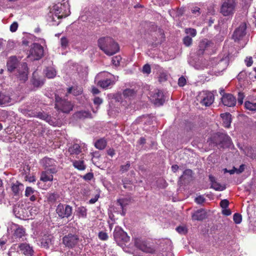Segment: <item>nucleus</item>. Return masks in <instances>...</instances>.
Returning a JSON list of instances; mask_svg holds the SVG:
<instances>
[{"label":"nucleus","instance_id":"1","mask_svg":"<svg viewBox=\"0 0 256 256\" xmlns=\"http://www.w3.org/2000/svg\"><path fill=\"white\" fill-rule=\"evenodd\" d=\"M228 58L227 56L218 60V58L208 60H202L198 61L194 65L195 68L197 70H204L216 67L218 71L224 70L228 66Z\"/></svg>","mask_w":256,"mask_h":256},{"label":"nucleus","instance_id":"2","mask_svg":"<svg viewBox=\"0 0 256 256\" xmlns=\"http://www.w3.org/2000/svg\"><path fill=\"white\" fill-rule=\"evenodd\" d=\"M98 46L106 55L112 56L120 50L118 44L111 37L104 36L100 38Z\"/></svg>","mask_w":256,"mask_h":256},{"label":"nucleus","instance_id":"3","mask_svg":"<svg viewBox=\"0 0 256 256\" xmlns=\"http://www.w3.org/2000/svg\"><path fill=\"white\" fill-rule=\"evenodd\" d=\"M52 20L56 22V20H60L63 17H66L70 13V5L68 1L63 4H58L53 6L52 11Z\"/></svg>","mask_w":256,"mask_h":256},{"label":"nucleus","instance_id":"4","mask_svg":"<svg viewBox=\"0 0 256 256\" xmlns=\"http://www.w3.org/2000/svg\"><path fill=\"white\" fill-rule=\"evenodd\" d=\"M102 78H106L98 80V85L103 88H108L113 86L118 79V76H114L107 72H100L96 76L97 79Z\"/></svg>","mask_w":256,"mask_h":256},{"label":"nucleus","instance_id":"5","mask_svg":"<svg viewBox=\"0 0 256 256\" xmlns=\"http://www.w3.org/2000/svg\"><path fill=\"white\" fill-rule=\"evenodd\" d=\"M235 0H224L220 8V13L225 16H232L236 10Z\"/></svg>","mask_w":256,"mask_h":256},{"label":"nucleus","instance_id":"6","mask_svg":"<svg viewBox=\"0 0 256 256\" xmlns=\"http://www.w3.org/2000/svg\"><path fill=\"white\" fill-rule=\"evenodd\" d=\"M55 108L62 112L68 113L72 110L73 105L70 102L56 96Z\"/></svg>","mask_w":256,"mask_h":256},{"label":"nucleus","instance_id":"7","mask_svg":"<svg viewBox=\"0 0 256 256\" xmlns=\"http://www.w3.org/2000/svg\"><path fill=\"white\" fill-rule=\"evenodd\" d=\"M44 54L42 46L36 43L34 44L31 47L30 54L28 56L31 60H38Z\"/></svg>","mask_w":256,"mask_h":256},{"label":"nucleus","instance_id":"8","mask_svg":"<svg viewBox=\"0 0 256 256\" xmlns=\"http://www.w3.org/2000/svg\"><path fill=\"white\" fill-rule=\"evenodd\" d=\"M56 212L60 218H68L72 214V208L69 205L60 204L56 208Z\"/></svg>","mask_w":256,"mask_h":256},{"label":"nucleus","instance_id":"9","mask_svg":"<svg viewBox=\"0 0 256 256\" xmlns=\"http://www.w3.org/2000/svg\"><path fill=\"white\" fill-rule=\"evenodd\" d=\"M200 103L206 106H210L214 101V94L208 92H202L198 96Z\"/></svg>","mask_w":256,"mask_h":256},{"label":"nucleus","instance_id":"10","mask_svg":"<svg viewBox=\"0 0 256 256\" xmlns=\"http://www.w3.org/2000/svg\"><path fill=\"white\" fill-rule=\"evenodd\" d=\"M40 164L46 170H48L52 173L58 172V168L54 159L44 158L40 160Z\"/></svg>","mask_w":256,"mask_h":256},{"label":"nucleus","instance_id":"11","mask_svg":"<svg viewBox=\"0 0 256 256\" xmlns=\"http://www.w3.org/2000/svg\"><path fill=\"white\" fill-rule=\"evenodd\" d=\"M151 101L157 106H160L163 104L165 99L163 92L160 90H156L150 96Z\"/></svg>","mask_w":256,"mask_h":256},{"label":"nucleus","instance_id":"12","mask_svg":"<svg viewBox=\"0 0 256 256\" xmlns=\"http://www.w3.org/2000/svg\"><path fill=\"white\" fill-rule=\"evenodd\" d=\"M114 236L118 243L128 242L130 240L127 234L120 228H115L114 232Z\"/></svg>","mask_w":256,"mask_h":256},{"label":"nucleus","instance_id":"13","mask_svg":"<svg viewBox=\"0 0 256 256\" xmlns=\"http://www.w3.org/2000/svg\"><path fill=\"white\" fill-rule=\"evenodd\" d=\"M134 244L136 248L144 252L152 254L155 251L152 247L148 244L145 241L140 239H136Z\"/></svg>","mask_w":256,"mask_h":256},{"label":"nucleus","instance_id":"14","mask_svg":"<svg viewBox=\"0 0 256 256\" xmlns=\"http://www.w3.org/2000/svg\"><path fill=\"white\" fill-rule=\"evenodd\" d=\"M78 236L69 234L63 238V243L66 246L72 248L78 244Z\"/></svg>","mask_w":256,"mask_h":256},{"label":"nucleus","instance_id":"15","mask_svg":"<svg viewBox=\"0 0 256 256\" xmlns=\"http://www.w3.org/2000/svg\"><path fill=\"white\" fill-rule=\"evenodd\" d=\"M246 30V24H242L240 26L234 31L233 34V38L235 41L239 40L245 36Z\"/></svg>","mask_w":256,"mask_h":256},{"label":"nucleus","instance_id":"16","mask_svg":"<svg viewBox=\"0 0 256 256\" xmlns=\"http://www.w3.org/2000/svg\"><path fill=\"white\" fill-rule=\"evenodd\" d=\"M21 66L22 70H18L16 76L20 80L24 82L28 78V68L26 63H23Z\"/></svg>","mask_w":256,"mask_h":256},{"label":"nucleus","instance_id":"17","mask_svg":"<svg viewBox=\"0 0 256 256\" xmlns=\"http://www.w3.org/2000/svg\"><path fill=\"white\" fill-rule=\"evenodd\" d=\"M222 102L226 106H233L236 103V99L232 94H226L222 96Z\"/></svg>","mask_w":256,"mask_h":256},{"label":"nucleus","instance_id":"18","mask_svg":"<svg viewBox=\"0 0 256 256\" xmlns=\"http://www.w3.org/2000/svg\"><path fill=\"white\" fill-rule=\"evenodd\" d=\"M20 250L22 253L27 256H32L34 253L32 248L26 243L20 244L18 246Z\"/></svg>","mask_w":256,"mask_h":256},{"label":"nucleus","instance_id":"19","mask_svg":"<svg viewBox=\"0 0 256 256\" xmlns=\"http://www.w3.org/2000/svg\"><path fill=\"white\" fill-rule=\"evenodd\" d=\"M225 138L228 139L229 137L224 134L217 133L208 142L210 144L213 143L217 144L222 142Z\"/></svg>","mask_w":256,"mask_h":256},{"label":"nucleus","instance_id":"20","mask_svg":"<svg viewBox=\"0 0 256 256\" xmlns=\"http://www.w3.org/2000/svg\"><path fill=\"white\" fill-rule=\"evenodd\" d=\"M52 235L44 234L40 240L41 246L46 249L49 248L52 244Z\"/></svg>","mask_w":256,"mask_h":256},{"label":"nucleus","instance_id":"21","mask_svg":"<svg viewBox=\"0 0 256 256\" xmlns=\"http://www.w3.org/2000/svg\"><path fill=\"white\" fill-rule=\"evenodd\" d=\"M56 173H52L48 170H46L42 172L40 180L44 182H52L53 180V174Z\"/></svg>","mask_w":256,"mask_h":256},{"label":"nucleus","instance_id":"22","mask_svg":"<svg viewBox=\"0 0 256 256\" xmlns=\"http://www.w3.org/2000/svg\"><path fill=\"white\" fill-rule=\"evenodd\" d=\"M209 178L210 182L211 188L216 190L222 191L225 190L226 187L224 186L221 185L220 184L216 181L215 178L213 176H210Z\"/></svg>","mask_w":256,"mask_h":256},{"label":"nucleus","instance_id":"23","mask_svg":"<svg viewBox=\"0 0 256 256\" xmlns=\"http://www.w3.org/2000/svg\"><path fill=\"white\" fill-rule=\"evenodd\" d=\"M18 62V60L16 56H13L10 57L7 62L8 70L10 72L12 71L16 68Z\"/></svg>","mask_w":256,"mask_h":256},{"label":"nucleus","instance_id":"24","mask_svg":"<svg viewBox=\"0 0 256 256\" xmlns=\"http://www.w3.org/2000/svg\"><path fill=\"white\" fill-rule=\"evenodd\" d=\"M222 120V124L225 128H228L232 122L231 114L230 113H224L220 114Z\"/></svg>","mask_w":256,"mask_h":256},{"label":"nucleus","instance_id":"25","mask_svg":"<svg viewBox=\"0 0 256 256\" xmlns=\"http://www.w3.org/2000/svg\"><path fill=\"white\" fill-rule=\"evenodd\" d=\"M137 91L136 88H126L123 91L122 94L125 98L130 99L136 96Z\"/></svg>","mask_w":256,"mask_h":256},{"label":"nucleus","instance_id":"26","mask_svg":"<svg viewBox=\"0 0 256 256\" xmlns=\"http://www.w3.org/2000/svg\"><path fill=\"white\" fill-rule=\"evenodd\" d=\"M22 188H23L22 184L18 181H16V183L12 184L11 187L12 190L14 195H18Z\"/></svg>","mask_w":256,"mask_h":256},{"label":"nucleus","instance_id":"27","mask_svg":"<svg viewBox=\"0 0 256 256\" xmlns=\"http://www.w3.org/2000/svg\"><path fill=\"white\" fill-rule=\"evenodd\" d=\"M34 116L42 120H44L46 122H48L50 124H52V122L51 120L50 116L46 114L44 112H37L36 114H34Z\"/></svg>","mask_w":256,"mask_h":256},{"label":"nucleus","instance_id":"28","mask_svg":"<svg viewBox=\"0 0 256 256\" xmlns=\"http://www.w3.org/2000/svg\"><path fill=\"white\" fill-rule=\"evenodd\" d=\"M70 154H78L81 152L80 146L78 144H74L68 148Z\"/></svg>","mask_w":256,"mask_h":256},{"label":"nucleus","instance_id":"29","mask_svg":"<svg viewBox=\"0 0 256 256\" xmlns=\"http://www.w3.org/2000/svg\"><path fill=\"white\" fill-rule=\"evenodd\" d=\"M205 217V212L202 210L196 211L192 216V219L197 220H202Z\"/></svg>","mask_w":256,"mask_h":256},{"label":"nucleus","instance_id":"30","mask_svg":"<svg viewBox=\"0 0 256 256\" xmlns=\"http://www.w3.org/2000/svg\"><path fill=\"white\" fill-rule=\"evenodd\" d=\"M25 230L22 226H18L14 230V236L16 238H22L25 236Z\"/></svg>","mask_w":256,"mask_h":256},{"label":"nucleus","instance_id":"31","mask_svg":"<svg viewBox=\"0 0 256 256\" xmlns=\"http://www.w3.org/2000/svg\"><path fill=\"white\" fill-rule=\"evenodd\" d=\"M94 146L96 148L102 150L106 148V142L104 138H101L95 142Z\"/></svg>","mask_w":256,"mask_h":256},{"label":"nucleus","instance_id":"32","mask_svg":"<svg viewBox=\"0 0 256 256\" xmlns=\"http://www.w3.org/2000/svg\"><path fill=\"white\" fill-rule=\"evenodd\" d=\"M74 166L80 170H83L86 168L83 160H74L73 162Z\"/></svg>","mask_w":256,"mask_h":256},{"label":"nucleus","instance_id":"33","mask_svg":"<svg viewBox=\"0 0 256 256\" xmlns=\"http://www.w3.org/2000/svg\"><path fill=\"white\" fill-rule=\"evenodd\" d=\"M170 78V76L166 72H160L158 76V80L160 83H164Z\"/></svg>","mask_w":256,"mask_h":256},{"label":"nucleus","instance_id":"34","mask_svg":"<svg viewBox=\"0 0 256 256\" xmlns=\"http://www.w3.org/2000/svg\"><path fill=\"white\" fill-rule=\"evenodd\" d=\"M36 74V72H34L33 74V78L32 82L35 86L38 87L42 86L44 84V82L42 79H40V78H36L35 77Z\"/></svg>","mask_w":256,"mask_h":256},{"label":"nucleus","instance_id":"35","mask_svg":"<svg viewBox=\"0 0 256 256\" xmlns=\"http://www.w3.org/2000/svg\"><path fill=\"white\" fill-rule=\"evenodd\" d=\"M46 75L48 78H54L56 76V71L52 68H47L46 70Z\"/></svg>","mask_w":256,"mask_h":256},{"label":"nucleus","instance_id":"36","mask_svg":"<svg viewBox=\"0 0 256 256\" xmlns=\"http://www.w3.org/2000/svg\"><path fill=\"white\" fill-rule=\"evenodd\" d=\"M82 92L80 88H78L76 87L69 88L68 90V94H72L74 96H78Z\"/></svg>","mask_w":256,"mask_h":256},{"label":"nucleus","instance_id":"37","mask_svg":"<svg viewBox=\"0 0 256 256\" xmlns=\"http://www.w3.org/2000/svg\"><path fill=\"white\" fill-rule=\"evenodd\" d=\"M245 108L246 110L250 111H256V103L251 102H246L244 104Z\"/></svg>","mask_w":256,"mask_h":256},{"label":"nucleus","instance_id":"38","mask_svg":"<svg viewBox=\"0 0 256 256\" xmlns=\"http://www.w3.org/2000/svg\"><path fill=\"white\" fill-rule=\"evenodd\" d=\"M10 98L8 96L0 93V105L4 104L10 102Z\"/></svg>","mask_w":256,"mask_h":256},{"label":"nucleus","instance_id":"39","mask_svg":"<svg viewBox=\"0 0 256 256\" xmlns=\"http://www.w3.org/2000/svg\"><path fill=\"white\" fill-rule=\"evenodd\" d=\"M77 212L79 217L86 218V209L84 206H80L78 208Z\"/></svg>","mask_w":256,"mask_h":256},{"label":"nucleus","instance_id":"40","mask_svg":"<svg viewBox=\"0 0 256 256\" xmlns=\"http://www.w3.org/2000/svg\"><path fill=\"white\" fill-rule=\"evenodd\" d=\"M47 198L49 202H53L58 198V194L57 193L48 194Z\"/></svg>","mask_w":256,"mask_h":256},{"label":"nucleus","instance_id":"41","mask_svg":"<svg viewBox=\"0 0 256 256\" xmlns=\"http://www.w3.org/2000/svg\"><path fill=\"white\" fill-rule=\"evenodd\" d=\"M76 116L80 118H90V114L86 111L79 112L76 114Z\"/></svg>","mask_w":256,"mask_h":256},{"label":"nucleus","instance_id":"42","mask_svg":"<svg viewBox=\"0 0 256 256\" xmlns=\"http://www.w3.org/2000/svg\"><path fill=\"white\" fill-rule=\"evenodd\" d=\"M98 237L102 240H106L108 238L107 233L102 231L99 232Z\"/></svg>","mask_w":256,"mask_h":256},{"label":"nucleus","instance_id":"43","mask_svg":"<svg viewBox=\"0 0 256 256\" xmlns=\"http://www.w3.org/2000/svg\"><path fill=\"white\" fill-rule=\"evenodd\" d=\"M233 220L235 223L239 224L241 222L242 218V216L238 213L234 214L233 216Z\"/></svg>","mask_w":256,"mask_h":256},{"label":"nucleus","instance_id":"44","mask_svg":"<svg viewBox=\"0 0 256 256\" xmlns=\"http://www.w3.org/2000/svg\"><path fill=\"white\" fill-rule=\"evenodd\" d=\"M185 32L187 34H190L192 37L195 36L196 34V30L192 28H186L185 30Z\"/></svg>","mask_w":256,"mask_h":256},{"label":"nucleus","instance_id":"45","mask_svg":"<svg viewBox=\"0 0 256 256\" xmlns=\"http://www.w3.org/2000/svg\"><path fill=\"white\" fill-rule=\"evenodd\" d=\"M68 44V38L66 37H62L60 38V45L62 48H66Z\"/></svg>","mask_w":256,"mask_h":256},{"label":"nucleus","instance_id":"46","mask_svg":"<svg viewBox=\"0 0 256 256\" xmlns=\"http://www.w3.org/2000/svg\"><path fill=\"white\" fill-rule=\"evenodd\" d=\"M183 42L185 46H190L192 43V38L188 36H186L184 38Z\"/></svg>","mask_w":256,"mask_h":256},{"label":"nucleus","instance_id":"47","mask_svg":"<svg viewBox=\"0 0 256 256\" xmlns=\"http://www.w3.org/2000/svg\"><path fill=\"white\" fill-rule=\"evenodd\" d=\"M143 73L150 74L151 72V68L150 65L148 64H146L144 66L142 70Z\"/></svg>","mask_w":256,"mask_h":256},{"label":"nucleus","instance_id":"48","mask_svg":"<svg viewBox=\"0 0 256 256\" xmlns=\"http://www.w3.org/2000/svg\"><path fill=\"white\" fill-rule=\"evenodd\" d=\"M35 190L31 187H27L25 192V196L27 197L33 194Z\"/></svg>","mask_w":256,"mask_h":256},{"label":"nucleus","instance_id":"49","mask_svg":"<svg viewBox=\"0 0 256 256\" xmlns=\"http://www.w3.org/2000/svg\"><path fill=\"white\" fill-rule=\"evenodd\" d=\"M122 58L120 56H116L112 58V62L113 64L116 66H118L120 64V61Z\"/></svg>","mask_w":256,"mask_h":256},{"label":"nucleus","instance_id":"50","mask_svg":"<svg viewBox=\"0 0 256 256\" xmlns=\"http://www.w3.org/2000/svg\"><path fill=\"white\" fill-rule=\"evenodd\" d=\"M186 78L184 76H181L178 78V84L180 86H183L186 84Z\"/></svg>","mask_w":256,"mask_h":256},{"label":"nucleus","instance_id":"51","mask_svg":"<svg viewBox=\"0 0 256 256\" xmlns=\"http://www.w3.org/2000/svg\"><path fill=\"white\" fill-rule=\"evenodd\" d=\"M130 162H128L125 165H122L120 166V171L122 172H126L128 170L130 167Z\"/></svg>","mask_w":256,"mask_h":256},{"label":"nucleus","instance_id":"52","mask_svg":"<svg viewBox=\"0 0 256 256\" xmlns=\"http://www.w3.org/2000/svg\"><path fill=\"white\" fill-rule=\"evenodd\" d=\"M6 242L7 240L6 238H1L0 239V246L2 250L6 249Z\"/></svg>","mask_w":256,"mask_h":256},{"label":"nucleus","instance_id":"53","mask_svg":"<svg viewBox=\"0 0 256 256\" xmlns=\"http://www.w3.org/2000/svg\"><path fill=\"white\" fill-rule=\"evenodd\" d=\"M244 98V96L243 93L239 92L238 94V102L240 104H242L243 103V100Z\"/></svg>","mask_w":256,"mask_h":256},{"label":"nucleus","instance_id":"54","mask_svg":"<svg viewBox=\"0 0 256 256\" xmlns=\"http://www.w3.org/2000/svg\"><path fill=\"white\" fill-rule=\"evenodd\" d=\"M229 202L227 200H223L220 202V205L222 208H227L228 207Z\"/></svg>","mask_w":256,"mask_h":256},{"label":"nucleus","instance_id":"55","mask_svg":"<svg viewBox=\"0 0 256 256\" xmlns=\"http://www.w3.org/2000/svg\"><path fill=\"white\" fill-rule=\"evenodd\" d=\"M244 62L248 66H250L253 63L252 58V57H246Z\"/></svg>","mask_w":256,"mask_h":256},{"label":"nucleus","instance_id":"56","mask_svg":"<svg viewBox=\"0 0 256 256\" xmlns=\"http://www.w3.org/2000/svg\"><path fill=\"white\" fill-rule=\"evenodd\" d=\"M192 170H186L184 172V174L182 175V177L184 178H186V176H192Z\"/></svg>","mask_w":256,"mask_h":256},{"label":"nucleus","instance_id":"57","mask_svg":"<svg viewBox=\"0 0 256 256\" xmlns=\"http://www.w3.org/2000/svg\"><path fill=\"white\" fill-rule=\"evenodd\" d=\"M192 13L194 14L196 16H199L200 14V8L197 6L193 8L192 10Z\"/></svg>","mask_w":256,"mask_h":256},{"label":"nucleus","instance_id":"58","mask_svg":"<svg viewBox=\"0 0 256 256\" xmlns=\"http://www.w3.org/2000/svg\"><path fill=\"white\" fill-rule=\"evenodd\" d=\"M18 27V23L16 22H14L11 24V26H10V30L12 32H15L17 30Z\"/></svg>","mask_w":256,"mask_h":256},{"label":"nucleus","instance_id":"59","mask_svg":"<svg viewBox=\"0 0 256 256\" xmlns=\"http://www.w3.org/2000/svg\"><path fill=\"white\" fill-rule=\"evenodd\" d=\"M177 232L180 234H185L186 232V229L185 226H180L177 227Z\"/></svg>","mask_w":256,"mask_h":256},{"label":"nucleus","instance_id":"60","mask_svg":"<svg viewBox=\"0 0 256 256\" xmlns=\"http://www.w3.org/2000/svg\"><path fill=\"white\" fill-rule=\"evenodd\" d=\"M195 201L198 204H201L204 201V198L202 196H198L195 198Z\"/></svg>","mask_w":256,"mask_h":256},{"label":"nucleus","instance_id":"61","mask_svg":"<svg viewBox=\"0 0 256 256\" xmlns=\"http://www.w3.org/2000/svg\"><path fill=\"white\" fill-rule=\"evenodd\" d=\"M94 102L95 104L96 105H100L102 102V98H100L99 97H96L94 99Z\"/></svg>","mask_w":256,"mask_h":256},{"label":"nucleus","instance_id":"62","mask_svg":"<svg viewBox=\"0 0 256 256\" xmlns=\"http://www.w3.org/2000/svg\"><path fill=\"white\" fill-rule=\"evenodd\" d=\"M93 176H93L92 173L89 172L84 176V178L85 180H90L92 178Z\"/></svg>","mask_w":256,"mask_h":256},{"label":"nucleus","instance_id":"63","mask_svg":"<svg viewBox=\"0 0 256 256\" xmlns=\"http://www.w3.org/2000/svg\"><path fill=\"white\" fill-rule=\"evenodd\" d=\"M222 213L225 216H230L231 214V212L227 208H222Z\"/></svg>","mask_w":256,"mask_h":256},{"label":"nucleus","instance_id":"64","mask_svg":"<svg viewBox=\"0 0 256 256\" xmlns=\"http://www.w3.org/2000/svg\"><path fill=\"white\" fill-rule=\"evenodd\" d=\"M118 202L120 204L122 208H123V207L127 204L125 202L123 198L118 200Z\"/></svg>","mask_w":256,"mask_h":256}]
</instances>
